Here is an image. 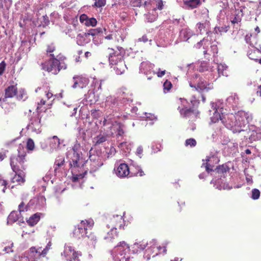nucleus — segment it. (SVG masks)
Segmentation results:
<instances>
[{
    "mask_svg": "<svg viewBox=\"0 0 261 261\" xmlns=\"http://www.w3.org/2000/svg\"><path fill=\"white\" fill-rule=\"evenodd\" d=\"M224 103L221 100H217L215 102L211 103V109L210 112H213L211 117V122L216 123L219 120L228 129L233 133H238L244 140L251 143L261 139V127L254 125L248 126L249 122L252 119V114L244 111H240L235 114H225L224 112Z\"/></svg>",
    "mask_w": 261,
    "mask_h": 261,
    "instance_id": "nucleus-1",
    "label": "nucleus"
},
{
    "mask_svg": "<svg viewBox=\"0 0 261 261\" xmlns=\"http://www.w3.org/2000/svg\"><path fill=\"white\" fill-rule=\"evenodd\" d=\"M67 157L69 159L72 173V180L77 181L82 179L87 174V171L84 170V166L86 161L82 156V154L75 150V146L68 151Z\"/></svg>",
    "mask_w": 261,
    "mask_h": 261,
    "instance_id": "nucleus-2",
    "label": "nucleus"
},
{
    "mask_svg": "<svg viewBox=\"0 0 261 261\" xmlns=\"http://www.w3.org/2000/svg\"><path fill=\"white\" fill-rule=\"evenodd\" d=\"M18 154L16 156L11 158L10 165L15 175L12 178V182L17 185H21L24 183L25 180V173L24 170L25 169L23 165L25 161V153L23 149L19 147L18 149Z\"/></svg>",
    "mask_w": 261,
    "mask_h": 261,
    "instance_id": "nucleus-3",
    "label": "nucleus"
},
{
    "mask_svg": "<svg viewBox=\"0 0 261 261\" xmlns=\"http://www.w3.org/2000/svg\"><path fill=\"white\" fill-rule=\"evenodd\" d=\"M218 42L215 40V34L214 33H208V35L206 38H203L202 40L198 42L195 45L197 48H200L203 46V54L206 58V55H213L214 56L218 53L217 48Z\"/></svg>",
    "mask_w": 261,
    "mask_h": 261,
    "instance_id": "nucleus-4",
    "label": "nucleus"
},
{
    "mask_svg": "<svg viewBox=\"0 0 261 261\" xmlns=\"http://www.w3.org/2000/svg\"><path fill=\"white\" fill-rule=\"evenodd\" d=\"M94 223V221L92 219L81 221L80 224L75 226L73 231V237L78 239L85 238L87 230L91 228Z\"/></svg>",
    "mask_w": 261,
    "mask_h": 261,
    "instance_id": "nucleus-5",
    "label": "nucleus"
},
{
    "mask_svg": "<svg viewBox=\"0 0 261 261\" xmlns=\"http://www.w3.org/2000/svg\"><path fill=\"white\" fill-rule=\"evenodd\" d=\"M50 58L47 62L42 64V68L43 69L48 72H51L53 74H57L59 71L62 69H65L66 65L60 64L59 60L54 58L53 54H50Z\"/></svg>",
    "mask_w": 261,
    "mask_h": 261,
    "instance_id": "nucleus-6",
    "label": "nucleus"
},
{
    "mask_svg": "<svg viewBox=\"0 0 261 261\" xmlns=\"http://www.w3.org/2000/svg\"><path fill=\"white\" fill-rule=\"evenodd\" d=\"M194 79L195 80L196 84L193 85L191 83H190V87L194 88L195 90L200 93L207 92L213 88V85L211 84L207 83L203 79L198 77V75H195L194 77Z\"/></svg>",
    "mask_w": 261,
    "mask_h": 261,
    "instance_id": "nucleus-7",
    "label": "nucleus"
},
{
    "mask_svg": "<svg viewBox=\"0 0 261 261\" xmlns=\"http://www.w3.org/2000/svg\"><path fill=\"white\" fill-rule=\"evenodd\" d=\"M41 126V117L39 114L37 113L32 116L27 126V128L32 133L38 134L42 131Z\"/></svg>",
    "mask_w": 261,
    "mask_h": 261,
    "instance_id": "nucleus-8",
    "label": "nucleus"
},
{
    "mask_svg": "<svg viewBox=\"0 0 261 261\" xmlns=\"http://www.w3.org/2000/svg\"><path fill=\"white\" fill-rule=\"evenodd\" d=\"M61 255L67 261H80V256L82 255L80 252L75 251L68 244H65L64 251Z\"/></svg>",
    "mask_w": 261,
    "mask_h": 261,
    "instance_id": "nucleus-9",
    "label": "nucleus"
},
{
    "mask_svg": "<svg viewBox=\"0 0 261 261\" xmlns=\"http://www.w3.org/2000/svg\"><path fill=\"white\" fill-rule=\"evenodd\" d=\"M123 216L121 215H113L110 218L109 222L107 224L109 228H113L115 230L117 229L118 227L120 229H123L125 224V221L123 219Z\"/></svg>",
    "mask_w": 261,
    "mask_h": 261,
    "instance_id": "nucleus-10",
    "label": "nucleus"
},
{
    "mask_svg": "<svg viewBox=\"0 0 261 261\" xmlns=\"http://www.w3.org/2000/svg\"><path fill=\"white\" fill-rule=\"evenodd\" d=\"M129 251V245L124 241L120 242L115 247L114 252L116 253V257L117 259L121 260L124 258L125 256Z\"/></svg>",
    "mask_w": 261,
    "mask_h": 261,
    "instance_id": "nucleus-11",
    "label": "nucleus"
},
{
    "mask_svg": "<svg viewBox=\"0 0 261 261\" xmlns=\"http://www.w3.org/2000/svg\"><path fill=\"white\" fill-rule=\"evenodd\" d=\"M154 65L148 62H143L140 66V73L144 74L147 77V79L150 80L152 79V75H154L155 72L152 70Z\"/></svg>",
    "mask_w": 261,
    "mask_h": 261,
    "instance_id": "nucleus-12",
    "label": "nucleus"
},
{
    "mask_svg": "<svg viewBox=\"0 0 261 261\" xmlns=\"http://www.w3.org/2000/svg\"><path fill=\"white\" fill-rule=\"evenodd\" d=\"M41 248H36L32 247L27 253L26 260L28 261H38V260L43 257L42 255Z\"/></svg>",
    "mask_w": 261,
    "mask_h": 261,
    "instance_id": "nucleus-13",
    "label": "nucleus"
},
{
    "mask_svg": "<svg viewBox=\"0 0 261 261\" xmlns=\"http://www.w3.org/2000/svg\"><path fill=\"white\" fill-rule=\"evenodd\" d=\"M89 159L91 172L96 171L103 164L102 158L98 154L90 155Z\"/></svg>",
    "mask_w": 261,
    "mask_h": 261,
    "instance_id": "nucleus-14",
    "label": "nucleus"
},
{
    "mask_svg": "<svg viewBox=\"0 0 261 261\" xmlns=\"http://www.w3.org/2000/svg\"><path fill=\"white\" fill-rule=\"evenodd\" d=\"M181 105L178 106V109L181 116L184 117H189L195 115L194 111L187 106L188 101L185 99H180Z\"/></svg>",
    "mask_w": 261,
    "mask_h": 261,
    "instance_id": "nucleus-15",
    "label": "nucleus"
},
{
    "mask_svg": "<svg viewBox=\"0 0 261 261\" xmlns=\"http://www.w3.org/2000/svg\"><path fill=\"white\" fill-rule=\"evenodd\" d=\"M38 91H40V93L42 94L45 96V97L41 98L40 100V101L37 102V109H39L40 107L45 104V98H46L47 100H49L51 98L56 97V95H54L52 93L50 92L47 88H38L36 89V92H38Z\"/></svg>",
    "mask_w": 261,
    "mask_h": 261,
    "instance_id": "nucleus-16",
    "label": "nucleus"
},
{
    "mask_svg": "<svg viewBox=\"0 0 261 261\" xmlns=\"http://www.w3.org/2000/svg\"><path fill=\"white\" fill-rule=\"evenodd\" d=\"M214 66H210L209 63L207 62L203 61L201 62L199 65V70L200 72L208 71L210 74L207 79L209 80L215 81L217 79L218 76L215 77L214 73H213L214 71Z\"/></svg>",
    "mask_w": 261,
    "mask_h": 261,
    "instance_id": "nucleus-17",
    "label": "nucleus"
},
{
    "mask_svg": "<svg viewBox=\"0 0 261 261\" xmlns=\"http://www.w3.org/2000/svg\"><path fill=\"white\" fill-rule=\"evenodd\" d=\"M248 56L250 59L261 63V46L259 45V48L256 46L250 48L248 51Z\"/></svg>",
    "mask_w": 261,
    "mask_h": 261,
    "instance_id": "nucleus-18",
    "label": "nucleus"
},
{
    "mask_svg": "<svg viewBox=\"0 0 261 261\" xmlns=\"http://www.w3.org/2000/svg\"><path fill=\"white\" fill-rule=\"evenodd\" d=\"M74 84L72 87L74 89L80 87L81 88H84L89 83V80L85 77L82 76H74L73 77Z\"/></svg>",
    "mask_w": 261,
    "mask_h": 261,
    "instance_id": "nucleus-19",
    "label": "nucleus"
},
{
    "mask_svg": "<svg viewBox=\"0 0 261 261\" xmlns=\"http://www.w3.org/2000/svg\"><path fill=\"white\" fill-rule=\"evenodd\" d=\"M115 171L116 175L119 177H127L129 174V168L125 163L120 164Z\"/></svg>",
    "mask_w": 261,
    "mask_h": 261,
    "instance_id": "nucleus-20",
    "label": "nucleus"
},
{
    "mask_svg": "<svg viewBox=\"0 0 261 261\" xmlns=\"http://www.w3.org/2000/svg\"><path fill=\"white\" fill-rule=\"evenodd\" d=\"M103 31L106 32L105 28H98L90 30L87 33L78 34L77 35V43L80 45H82V43L80 42V38L84 37H87L88 35L95 36L99 33H102Z\"/></svg>",
    "mask_w": 261,
    "mask_h": 261,
    "instance_id": "nucleus-21",
    "label": "nucleus"
},
{
    "mask_svg": "<svg viewBox=\"0 0 261 261\" xmlns=\"http://www.w3.org/2000/svg\"><path fill=\"white\" fill-rule=\"evenodd\" d=\"M20 214L19 212L16 211L11 212L8 217V224H11L17 221L19 222H23V218L20 216Z\"/></svg>",
    "mask_w": 261,
    "mask_h": 261,
    "instance_id": "nucleus-22",
    "label": "nucleus"
},
{
    "mask_svg": "<svg viewBox=\"0 0 261 261\" xmlns=\"http://www.w3.org/2000/svg\"><path fill=\"white\" fill-rule=\"evenodd\" d=\"M193 35H195V34L189 28H184L180 31V38L184 41H188V40Z\"/></svg>",
    "mask_w": 261,
    "mask_h": 261,
    "instance_id": "nucleus-23",
    "label": "nucleus"
},
{
    "mask_svg": "<svg viewBox=\"0 0 261 261\" xmlns=\"http://www.w3.org/2000/svg\"><path fill=\"white\" fill-rule=\"evenodd\" d=\"M109 60L110 64L112 65L117 64L120 61H123L122 56L119 52L110 53Z\"/></svg>",
    "mask_w": 261,
    "mask_h": 261,
    "instance_id": "nucleus-24",
    "label": "nucleus"
},
{
    "mask_svg": "<svg viewBox=\"0 0 261 261\" xmlns=\"http://www.w3.org/2000/svg\"><path fill=\"white\" fill-rule=\"evenodd\" d=\"M195 12H197V16L199 19H203L204 21H209L208 18V10L205 8H202L197 11H195Z\"/></svg>",
    "mask_w": 261,
    "mask_h": 261,
    "instance_id": "nucleus-25",
    "label": "nucleus"
},
{
    "mask_svg": "<svg viewBox=\"0 0 261 261\" xmlns=\"http://www.w3.org/2000/svg\"><path fill=\"white\" fill-rule=\"evenodd\" d=\"M227 103L232 108L239 104V98L236 93H232L227 99Z\"/></svg>",
    "mask_w": 261,
    "mask_h": 261,
    "instance_id": "nucleus-26",
    "label": "nucleus"
},
{
    "mask_svg": "<svg viewBox=\"0 0 261 261\" xmlns=\"http://www.w3.org/2000/svg\"><path fill=\"white\" fill-rule=\"evenodd\" d=\"M209 25V21H204L203 22H198L196 25V32L198 34H202L206 31Z\"/></svg>",
    "mask_w": 261,
    "mask_h": 261,
    "instance_id": "nucleus-27",
    "label": "nucleus"
},
{
    "mask_svg": "<svg viewBox=\"0 0 261 261\" xmlns=\"http://www.w3.org/2000/svg\"><path fill=\"white\" fill-rule=\"evenodd\" d=\"M17 91V88L16 86H9L5 90V97L3 98V101L7 98H12L16 95Z\"/></svg>",
    "mask_w": 261,
    "mask_h": 261,
    "instance_id": "nucleus-28",
    "label": "nucleus"
},
{
    "mask_svg": "<svg viewBox=\"0 0 261 261\" xmlns=\"http://www.w3.org/2000/svg\"><path fill=\"white\" fill-rule=\"evenodd\" d=\"M145 18L148 22H153L157 18L158 16V13L156 12L155 8H153L149 11L148 12L144 14Z\"/></svg>",
    "mask_w": 261,
    "mask_h": 261,
    "instance_id": "nucleus-29",
    "label": "nucleus"
},
{
    "mask_svg": "<svg viewBox=\"0 0 261 261\" xmlns=\"http://www.w3.org/2000/svg\"><path fill=\"white\" fill-rule=\"evenodd\" d=\"M147 243L145 242H140L135 243L132 246L133 251L134 253H137L139 252L143 251L147 246Z\"/></svg>",
    "mask_w": 261,
    "mask_h": 261,
    "instance_id": "nucleus-30",
    "label": "nucleus"
},
{
    "mask_svg": "<svg viewBox=\"0 0 261 261\" xmlns=\"http://www.w3.org/2000/svg\"><path fill=\"white\" fill-rule=\"evenodd\" d=\"M126 69V66L124 61H120L118 63L114 65V69L116 73L118 75H120L123 73Z\"/></svg>",
    "mask_w": 261,
    "mask_h": 261,
    "instance_id": "nucleus-31",
    "label": "nucleus"
},
{
    "mask_svg": "<svg viewBox=\"0 0 261 261\" xmlns=\"http://www.w3.org/2000/svg\"><path fill=\"white\" fill-rule=\"evenodd\" d=\"M200 4V0H189L184 2L183 8L187 9H193Z\"/></svg>",
    "mask_w": 261,
    "mask_h": 261,
    "instance_id": "nucleus-32",
    "label": "nucleus"
},
{
    "mask_svg": "<svg viewBox=\"0 0 261 261\" xmlns=\"http://www.w3.org/2000/svg\"><path fill=\"white\" fill-rule=\"evenodd\" d=\"M216 66L217 69L218 76H220L221 75L226 76H228V67L226 64L221 63L219 64H216Z\"/></svg>",
    "mask_w": 261,
    "mask_h": 261,
    "instance_id": "nucleus-33",
    "label": "nucleus"
},
{
    "mask_svg": "<svg viewBox=\"0 0 261 261\" xmlns=\"http://www.w3.org/2000/svg\"><path fill=\"white\" fill-rule=\"evenodd\" d=\"M88 245L91 248H95L96 243V238L93 233H90L89 235L85 236L84 238Z\"/></svg>",
    "mask_w": 261,
    "mask_h": 261,
    "instance_id": "nucleus-34",
    "label": "nucleus"
},
{
    "mask_svg": "<svg viewBox=\"0 0 261 261\" xmlns=\"http://www.w3.org/2000/svg\"><path fill=\"white\" fill-rule=\"evenodd\" d=\"M105 105L109 108H113L114 106L117 105V98L113 96H109L107 97L105 101Z\"/></svg>",
    "mask_w": 261,
    "mask_h": 261,
    "instance_id": "nucleus-35",
    "label": "nucleus"
},
{
    "mask_svg": "<svg viewBox=\"0 0 261 261\" xmlns=\"http://www.w3.org/2000/svg\"><path fill=\"white\" fill-rule=\"evenodd\" d=\"M40 214L36 213L31 216L28 220H27V223L30 226H34L36 225L40 219Z\"/></svg>",
    "mask_w": 261,
    "mask_h": 261,
    "instance_id": "nucleus-36",
    "label": "nucleus"
},
{
    "mask_svg": "<svg viewBox=\"0 0 261 261\" xmlns=\"http://www.w3.org/2000/svg\"><path fill=\"white\" fill-rule=\"evenodd\" d=\"M150 5V1L148 2L146 0H137L136 4L133 5L135 7H142L147 10L151 8Z\"/></svg>",
    "mask_w": 261,
    "mask_h": 261,
    "instance_id": "nucleus-37",
    "label": "nucleus"
},
{
    "mask_svg": "<svg viewBox=\"0 0 261 261\" xmlns=\"http://www.w3.org/2000/svg\"><path fill=\"white\" fill-rule=\"evenodd\" d=\"M66 34L71 38H75V36L78 35L76 26L75 25L69 26L66 31Z\"/></svg>",
    "mask_w": 261,
    "mask_h": 261,
    "instance_id": "nucleus-38",
    "label": "nucleus"
},
{
    "mask_svg": "<svg viewBox=\"0 0 261 261\" xmlns=\"http://www.w3.org/2000/svg\"><path fill=\"white\" fill-rule=\"evenodd\" d=\"M111 231L108 232L106 237L105 239L108 240L109 241L113 242L114 240L118 237V233L116 230L113 228H110Z\"/></svg>",
    "mask_w": 261,
    "mask_h": 261,
    "instance_id": "nucleus-39",
    "label": "nucleus"
},
{
    "mask_svg": "<svg viewBox=\"0 0 261 261\" xmlns=\"http://www.w3.org/2000/svg\"><path fill=\"white\" fill-rule=\"evenodd\" d=\"M50 147L53 149H56L60 147L61 142L60 139L56 136H54L50 140Z\"/></svg>",
    "mask_w": 261,
    "mask_h": 261,
    "instance_id": "nucleus-40",
    "label": "nucleus"
},
{
    "mask_svg": "<svg viewBox=\"0 0 261 261\" xmlns=\"http://www.w3.org/2000/svg\"><path fill=\"white\" fill-rule=\"evenodd\" d=\"M114 129H116L117 132V136H122L124 134L123 126L120 123L115 122V124H112Z\"/></svg>",
    "mask_w": 261,
    "mask_h": 261,
    "instance_id": "nucleus-41",
    "label": "nucleus"
},
{
    "mask_svg": "<svg viewBox=\"0 0 261 261\" xmlns=\"http://www.w3.org/2000/svg\"><path fill=\"white\" fill-rule=\"evenodd\" d=\"M253 170L252 168H247L244 170V173L246 176V179L248 184H251L252 183V175L251 173H252Z\"/></svg>",
    "mask_w": 261,
    "mask_h": 261,
    "instance_id": "nucleus-42",
    "label": "nucleus"
},
{
    "mask_svg": "<svg viewBox=\"0 0 261 261\" xmlns=\"http://www.w3.org/2000/svg\"><path fill=\"white\" fill-rule=\"evenodd\" d=\"M36 201L35 199L33 200H31L29 203H28V205H25L24 203L23 202H22L19 205H18V210L19 213H21L22 212L28 211L30 209V205L34 202V201Z\"/></svg>",
    "mask_w": 261,
    "mask_h": 261,
    "instance_id": "nucleus-43",
    "label": "nucleus"
},
{
    "mask_svg": "<svg viewBox=\"0 0 261 261\" xmlns=\"http://www.w3.org/2000/svg\"><path fill=\"white\" fill-rule=\"evenodd\" d=\"M213 158L214 157H212V158ZM211 159V157H207L206 159V162L205 163H203L201 167V168L204 167L207 173H210V171H213L212 168L213 166H212L210 164Z\"/></svg>",
    "mask_w": 261,
    "mask_h": 261,
    "instance_id": "nucleus-44",
    "label": "nucleus"
},
{
    "mask_svg": "<svg viewBox=\"0 0 261 261\" xmlns=\"http://www.w3.org/2000/svg\"><path fill=\"white\" fill-rule=\"evenodd\" d=\"M64 163V158L63 156H58L57 159L56 160L55 163V166L56 167H55V171L57 170L58 167H61Z\"/></svg>",
    "mask_w": 261,
    "mask_h": 261,
    "instance_id": "nucleus-45",
    "label": "nucleus"
},
{
    "mask_svg": "<svg viewBox=\"0 0 261 261\" xmlns=\"http://www.w3.org/2000/svg\"><path fill=\"white\" fill-rule=\"evenodd\" d=\"M97 23V21L96 19L94 17H91L88 18V20H87V21L85 22V25L87 27H95Z\"/></svg>",
    "mask_w": 261,
    "mask_h": 261,
    "instance_id": "nucleus-46",
    "label": "nucleus"
},
{
    "mask_svg": "<svg viewBox=\"0 0 261 261\" xmlns=\"http://www.w3.org/2000/svg\"><path fill=\"white\" fill-rule=\"evenodd\" d=\"M252 35H247L245 37V41L247 43L249 44L251 47H255L254 45L256 44V43L255 42V39L253 38V41L252 40Z\"/></svg>",
    "mask_w": 261,
    "mask_h": 261,
    "instance_id": "nucleus-47",
    "label": "nucleus"
},
{
    "mask_svg": "<svg viewBox=\"0 0 261 261\" xmlns=\"http://www.w3.org/2000/svg\"><path fill=\"white\" fill-rule=\"evenodd\" d=\"M130 144L126 142H124L120 143L118 147L122 150H124L125 151H128L130 150Z\"/></svg>",
    "mask_w": 261,
    "mask_h": 261,
    "instance_id": "nucleus-48",
    "label": "nucleus"
},
{
    "mask_svg": "<svg viewBox=\"0 0 261 261\" xmlns=\"http://www.w3.org/2000/svg\"><path fill=\"white\" fill-rule=\"evenodd\" d=\"M229 168L227 166L225 165H222L221 166H219L215 170H217V172L220 174H224L226 173V172L228 170Z\"/></svg>",
    "mask_w": 261,
    "mask_h": 261,
    "instance_id": "nucleus-49",
    "label": "nucleus"
},
{
    "mask_svg": "<svg viewBox=\"0 0 261 261\" xmlns=\"http://www.w3.org/2000/svg\"><path fill=\"white\" fill-rule=\"evenodd\" d=\"M106 141V138L104 136L99 135L94 138V142L96 145L100 144Z\"/></svg>",
    "mask_w": 261,
    "mask_h": 261,
    "instance_id": "nucleus-50",
    "label": "nucleus"
},
{
    "mask_svg": "<svg viewBox=\"0 0 261 261\" xmlns=\"http://www.w3.org/2000/svg\"><path fill=\"white\" fill-rule=\"evenodd\" d=\"M91 85L94 87V90L97 91L101 88V82H99L97 80L94 79Z\"/></svg>",
    "mask_w": 261,
    "mask_h": 261,
    "instance_id": "nucleus-51",
    "label": "nucleus"
},
{
    "mask_svg": "<svg viewBox=\"0 0 261 261\" xmlns=\"http://www.w3.org/2000/svg\"><path fill=\"white\" fill-rule=\"evenodd\" d=\"M196 141L193 138L187 139L185 141V146L193 147L196 145Z\"/></svg>",
    "mask_w": 261,
    "mask_h": 261,
    "instance_id": "nucleus-52",
    "label": "nucleus"
},
{
    "mask_svg": "<svg viewBox=\"0 0 261 261\" xmlns=\"http://www.w3.org/2000/svg\"><path fill=\"white\" fill-rule=\"evenodd\" d=\"M116 32H112L111 33L107 34V33L105 32V36H103V37L105 39H107L108 40H114L116 39Z\"/></svg>",
    "mask_w": 261,
    "mask_h": 261,
    "instance_id": "nucleus-53",
    "label": "nucleus"
},
{
    "mask_svg": "<svg viewBox=\"0 0 261 261\" xmlns=\"http://www.w3.org/2000/svg\"><path fill=\"white\" fill-rule=\"evenodd\" d=\"M46 203V199L43 196H40L37 197V205L39 207H43L44 206Z\"/></svg>",
    "mask_w": 261,
    "mask_h": 261,
    "instance_id": "nucleus-54",
    "label": "nucleus"
},
{
    "mask_svg": "<svg viewBox=\"0 0 261 261\" xmlns=\"http://www.w3.org/2000/svg\"><path fill=\"white\" fill-rule=\"evenodd\" d=\"M243 16L242 11L240 10L234 18L231 20L232 23H236L240 22L241 20V17Z\"/></svg>",
    "mask_w": 261,
    "mask_h": 261,
    "instance_id": "nucleus-55",
    "label": "nucleus"
},
{
    "mask_svg": "<svg viewBox=\"0 0 261 261\" xmlns=\"http://www.w3.org/2000/svg\"><path fill=\"white\" fill-rule=\"evenodd\" d=\"M260 196V191L256 189H254L252 190V192H251V198L254 199V200H256V199H257L259 198Z\"/></svg>",
    "mask_w": 261,
    "mask_h": 261,
    "instance_id": "nucleus-56",
    "label": "nucleus"
},
{
    "mask_svg": "<svg viewBox=\"0 0 261 261\" xmlns=\"http://www.w3.org/2000/svg\"><path fill=\"white\" fill-rule=\"evenodd\" d=\"M144 116L142 117L145 119L146 120H154L156 119V117L153 114L151 113H145L144 114Z\"/></svg>",
    "mask_w": 261,
    "mask_h": 261,
    "instance_id": "nucleus-57",
    "label": "nucleus"
},
{
    "mask_svg": "<svg viewBox=\"0 0 261 261\" xmlns=\"http://www.w3.org/2000/svg\"><path fill=\"white\" fill-rule=\"evenodd\" d=\"M34 146H35V144H34V142L33 141V140L31 139V138H29L28 141H27V149L29 150H33L34 148Z\"/></svg>",
    "mask_w": 261,
    "mask_h": 261,
    "instance_id": "nucleus-58",
    "label": "nucleus"
},
{
    "mask_svg": "<svg viewBox=\"0 0 261 261\" xmlns=\"http://www.w3.org/2000/svg\"><path fill=\"white\" fill-rule=\"evenodd\" d=\"M164 92H167L169 91V90L172 87V84L170 81L166 80L163 85Z\"/></svg>",
    "mask_w": 261,
    "mask_h": 261,
    "instance_id": "nucleus-59",
    "label": "nucleus"
},
{
    "mask_svg": "<svg viewBox=\"0 0 261 261\" xmlns=\"http://www.w3.org/2000/svg\"><path fill=\"white\" fill-rule=\"evenodd\" d=\"M220 181H218L217 183L215 185V187L216 189H218L219 190H222V189H230L231 188L228 186V185H225V184H223V185H219Z\"/></svg>",
    "mask_w": 261,
    "mask_h": 261,
    "instance_id": "nucleus-60",
    "label": "nucleus"
},
{
    "mask_svg": "<svg viewBox=\"0 0 261 261\" xmlns=\"http://www.w3.org/2000/svg\"><path fill=\"white\" fill-rule=\"evenodd\" d=\"M27 94H26L25 90L23 89L20 90L19 91V94L17 96V98L19 99L24 100L27 98Z\"/></svg>",
    "mask_w": 261,
    "mask_h": 261,
    "instance_id": "nucleus-61",
    "label": "nucleus"
},
{
    "mask_svg": "<svg viewBox=\"0 0 261 261\" xmlns=\"http://www.w3.org/2000/svg\"><path fill=\"white\" fill-rule=\"evenodd\" d=\"M106 0H95L94 6L96 7L100 8L106 5Z\"/></svg>",
    "mask_w": 261,
    "mask_h": 261,
    "instance_id": "nucleus-62",
    "label": "nucleus"
},
{
    "mask_svg": "<svg viewBox=\"0 0 261 261\" xmlns=\"http://www.w3.org/2000/svg\"><path fill=\"white\" fill-rule=\"evenodd\" d=\"M131 166H133V167H135L136 169L138 170L137 174H138L140 176H142L145 174L143 171L141 169L140 167L137 165L136 163H132Z\"/></svg>",
    "mask_w": 261,
    "mask_h": 261,
    "instance_id": "nucleus-63",
    "label": "nucleus"
},
{
    "mask_svg": "<svg viewBox=\"0 0 261 261\" xmlns=\"http://www.w3.org/2000/svg\"><path fill=\"white\" fill-rule=\"evenodd\" d=\"M51 243L50 241H49L46 245L45 248L43 250H41V251H42V255H43V257H44L45 256L48 250L51 248Z\"/></svg>",
    "mask_w": 261,
    "mask_h": 261,
    "instance_id": "nucleus-64",
    "label": "nucleus"
}]
</instances>
